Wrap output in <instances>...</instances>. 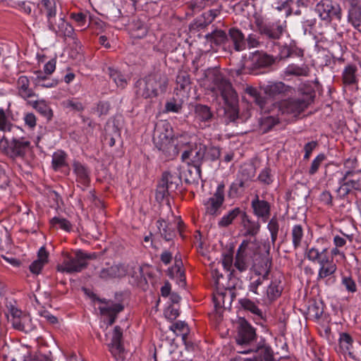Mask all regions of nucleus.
Returning a JSON list of instances; mask_svg holds the SVG:
<instances>
[{
  "label": "nucleus",
  "mask_w": 361,
  "mask_h": 361,
  "mask_svg": "<svg viewBox=\"0 0 361 361\" xmlns=\"http://www.w3.org/2000/svg\"><path fill=\"white\" fill-rule=\"evenodd\" d=\"M206 75L212 82L208 89L215 94L220 93L225 104L228 106L230 121H235L238 117L236 108L238 96L231 83L217 71H209Z\"/></svg>",
  "instance_id": "1"
},
{
  "label": "nucleus",
  "mask_w": 361,
  "mask_h": 361,
  "mask_svg": "<svg viewBox=\"0 0 361 361\" xmlns=\"http://www.w3.org/2000/svg\"><path fill=\"white\" fill-rule=\"evenodd\" d=\"M169 79L161 72H156L139 79L135 84V92L137 97L153 98L166 91Z\"/></svg>",
  "instance_id": "2"
},
{
  "label": "nucleus",
  "mask_w": 361,
  "mask_h": 361,
  "mask_svg": "<svg viewBox=\"0 0 361 361\" xmlns=\"http://www.w3.org/2000/svg\"><path fill=\"white\" fill-rule=\"evenodd\" d=\"M23 133H13L11 138L3 136L0 139V152L13 161L24 159L31 149V142L25 137L21 136Z\"/></svg>",
  "instance_id": "3"
},
{
  "label": "nucleus",
  "mask_w": 361,
  "mask_h": 361,
  "mask_svg": "<svg viewBox=\"0 0 361 361\" xmlns=\"http://www.w3.org/2000/svg\"><path fill=\"white\" fill-rule=\"evenodd\" d=\"M173 130L167 122H161L155 126L153 142L155 147L161 151L166 158L171 159L177 156V150L173 145Z\"/></svg>",
  "instance_id": "4"
},
{
  "label": "nucleus",
  "mask_w": 361,
  "mask_h": 361,
  "mask_svg": "<svg viewBox=\"0 0 361 361\" xmlns=\"http://www.w3.org/2000/svg\"><path fill=\"white\" fill-rule=\"evenodd\" d=\"M207 145L200 139H195V142L188 149L183 152L181 159L188 164L194 165V178L197 179L201 173V166L205 161Z\"/></svg>",
  "instance_id": "5"
},
{
  "label": "nucleus",
  "mask_w": 361,
  "mask_h": 361,
  "mask_svg": "<svg viewBox=\"0 0 361 361\" xmlns=\"http://www.w3.org/2000/svg\"><path fill=\"white\" fill-rule=\"evenodd\" d=\"M312 102V97L302 94L298 97L290 96L276 103L282 114H291L296 116L303 112Z\"/></svg>",
  "instance_id": "6"
},
{
  "label": "nucleus",
  "mask_w": 361,
  "mask_h": 361,
  "mask_svg": "<svg viewBox=\"0 0 361 361\" xmlns=\"http://www.w3.org/2000/svg\"><path fill=\"white\" fill-rule=\"evenodd\" d=\"M91 258L90 255L81 250L76 251L74 256L65 254L62 262L57 265L56 269L58 271L67 274L80 272L87 267V261Z\"/></svg>",
  "instance_id": "7"
},
{
  "label": "nucleus",
  "mask_w": 361,
  "mask_h": 361,
  "mask_svg": "<svg viewBox=\"0 0 361 361\" xmlns=\"http://www.w3.org/2000/svg\"><path fill=\"white\" fill-rule=\"evenodd\" d=\"M337 193L342 197L348 195L353 190L361 191V169L347 170L338 181Z\"/></svg>",
  "instance_id": "8"
},
{
  "label": "nucleus",
  "mask_w": 361,
  "mask_h": 361,
  "mask_svg": "<svg viewBox=\"0 0 361 361\" xmlns=\"http://www.w3.org/2000/svg\"><path fill=\"white\" fill-rule=\"evenodd\" d=\"M255 255V244L253 242L245 240L240 245L235 258L234 267L240 272L246 271L252 262Z\"/></svg>",
  "instance_id": "9"
},
{
  "label": "nucleus",
  "mask_w": 361,
  "mask_h": 361,
  "mask_svg": "<svg viewBox=\"0 0 361 361\" xmlns=\"http://www.w3.org/2000/svg\"><path fill=\"white\" fill-rule=\"evenodd\" d=\"M255 23L259 34L271 40L279 39L286 29V25L280 21H264L257 18Z\"/></svg>",
  "instance_id": "10"
},
{
  "label": "nucleus",
  "mask_w": 361,
  "mask_h": 361,
  "mask_svg": "<svg viewBox=\"0 0 361 361\" xmlns=\"http://www.w3.org/2000/svg\"><path fill=\"white\" fill-rule=\"evenodd\" d=\"M315 12L321 20L330 23L332 20H341V8L339 4L331 0H322L315 6Z\"/></svg>",
  "instance_id": "11"
},
{
  "label": "nucleus",
  "mask_w": 361,
  "mask_h": 361,
  "mask_svg": "<svg viewBox=\"0 0 361 361\" xmlns=\"http://www.w3.org/2000/svg\"><path fill=\"white\" fill-rule=\"evenodd\" d=\"M224 183H221L218 185L213 196L204 200L203 204L205 207V211L207 214L212 216L220 214V209L224 202Z\"/></svg>",
  "instance_id": "12"
},
{
  "label": "nucleus",
  "mask_w": 361,
  "mask_h": 361,
  "mask_svg": "<svg viewBox=\"0 0 361 361\" xmlns=\"http://www.w3.org/2000/svg\"><path fill=\"white\" fill-rule=\"evenodd\" d=\"M236 343L240 345H247L256 339L255 329L244 318L238 322Z\"/></svg>",
  "instance_id": "13"
},
{
  "label": "nucleus",
  "mask_w": 361,
  "mask_h": 361,
  "mask_svg": "<svg viewBox=\"0 0 361 361\" xmlns=\"http://www.w3.org/2000/svg\"><path fill=\"white\" fill-rule=\"evenodd\" d=\"M264 94L271 99L279 97L292 96L295 89L283 82H273L262 87Z\"/></svg>",
  "instance_id": "14"
},
{
  "label": "nucleus",
  "mask_w": 361,
  "mask_h": 361,
  "mask_svg": "<svg viewBox=\"0 0 361 361\" xmlns=\"http://www.w3.org/2000/svg\"><path fill=\"white\" fill-rule=\"evenodd\" d=\"M98 300L102 303V305L99 307L100 313L102 315L109 317V325H112L116 320L117 314L123 310V306L112 301H106L102 299Z\"/></svg>",
  "instance_id": "15"
},
{
  "label": "nucleus",
  "mask_w": 361,
  "mask_h": 361,
  "mask_svg": "<svg viewBox=\"0 0 361 361\" xmlns=\"http://www.w3.org/2000/svg\"><path fill=\"white\" fill-rule=\"evenodd\" d=\"M128 273V269L125 264H118L107 265L99 271V277L103 280H109L115 278L125 276Z\"/></svg>",
  "instance_id": "16"
},
{
  "label": "nucleus",
  "mask_w": 361,
  "mask_h": 361,
  "mask_svg": "<svg viewBox=\"0 0 361 361\" xmlns=\"http://www.w3.org/2000/svg\"><path fill=\"white\" fill-rule=\"evenodd\" d=\"M48 27L59 36L71 37L74 32L72 25L66 22L63 17L56 18L54 22H50Z\"/></svg>",
  "instance_id": "17"
},
{
  "label": "nucleus",
  "mask_w": 361,
  "mask_h": 361,
  "mask_svg": "<svg viewBox=\"0 0 361 361\" xmlns=\"http://www.w3.org/2000/svg\"><path fill=\"white\" fill-rule=\"evenodd\" d=\"M252 208L253 209L254 214L259 218L263 219L264 221H267L271 214V206L270 204L262 200H259L257 195L255 199L252 201Z\"/></svg>",
  "instance_id": "18"
},
{
  "label": "nucleus",
  "mask_w": 361,
  "mask_h": 361,
  "mask_svg": "<svg viewBox=\"0 0 361 361\" xmlns=\"http://www.w3.org/2000/svg\"><path fill=\"white\" fill-rule=\"evenodd\" d=\"M251 61L252 68L257 69L270 66L274 63L275 59L266 53L257 51L252 55Z\"/></svg>",
  "instance_id": "19"
},
{
  "label": "nucleus",
  "mask_w": 361,
  "mask_h": 361,
  "mask_svg": "<svg viewBox=\"0 0 361 361\" xmlns=\"http://www.w3.org/2000/svg\"><path fill=\"white\" fill-rule=\"evenodd\" d=\"M337 270V266L333 260V257H329L319 264L318 271L317 281L324 279L335 274Z\"/></svg>",
  "instance_id": "20"
},
{
  "label": "nucleus",
  "mask_w": 361,
  "mask_h": 361,
  "mask_svg": "<svg viewBox=\"0 0 361 361\" xmlns=\"http://www.w3.org/2000/svg\"><path fill=\"white\" fill-rule=\"evenodd\" d=\"M38 8L41 13L46 16L48 25L50 22H54L56 19V6L54 1L42 0L38 4Z\"/></svg>",
  "instance_id": "21"
},
{
  "label": "nucleus",
  "mask_w": 361,
  "mask_h": 361,
  "mask_svg": "<svg viewBox=\"0 0 361 361\" xmlns=\"http://www.w3.org/2000/svg\"><path fill=\"white\" fill-rule=\"evenodd\" d=\"M122 336L123 332L121 327L116 326L113 331L111 341L109 344V350L114 356L121 354L123 351V348L121 344Z\"/></svg>",
  "instance_id": "22"
},
{
  "label": "nucleus",
  "mask_w": 361,
  "mask_h": 361,
  "mask_svg": "<svg viewBox=\"0 0 361 361\" xmlns=\"http://www.w3.org/2000/svg\"><path fill=\"white\" fill-rule=\"evenodd\" d=\"M17 90L18 95L25 99L35 95L34 91L30 88V80L25 75H21L18 78Z\"/></svg>",
  "instance_id": "23"
},
{
  "label": "nucleus",
  "mask_w": 361,
  "mask_h": 361,
  "mask_svg": "<svg viewBox=\"0 0 361 361\" xmlns=\"http://www.w3.org/2000/svg\"><path fill=\"white\" fill-rule=\"evenodd\" d=\"M347 238H349V236L345 234L343 236L339 235L334 236L333 243L334 247L331 250L332 257L339 255L342 258H345L344 250L347 243Z\"/></svg>",
  "instance_id": "24"
},
{
  "label": "nucleus",
  "mask_w": 361,
  "mask_h": 361,
  "mask_svg": "<svg viewBox=\"0 0 361 361\" xmlns=\"http://www.w3.org/2000/svg\"><path fill=\"white\" fill-rule=\"evenodd\" d=\"M282 278L283 276L281 275L277 277L275 276L268 286L267 295L270 300H274L281 295L283 289L281 284Z\"/></svg>",
  "instance_id": "25"
},
{
  "label": "nucleus",
  "mask_w": 361,
  "mask_h": 361,
  "mask_svg": "<svg viewBox=\"0 0 361 361\" xmlns=\"http://www.w3.org/2000/svg\"><path fill=\"white\" fill-rule=\"evenodd\" d=\"M357 68L354 64L346 66L342 73V80L345 85H352L358 82Z\"/></svg>",
  "instance_id": "26"
},
{
  "label": "nucleus",
  "mask_w": 361,
  "mask_h": 361,
  "mask_svg": "<svg viewBox=\"0 0 361 361\" xmlns=\"http://www.w3.org/2000/svg\"><path fill=\"white\" fill-rule=\"evenodd\" d=\"M228 35L233 43L235 51H240L246 49L245 36L240 30L234 27L231 28Z\"/></svg>",
  "instance_id": "27"
},
{
  "label": "nucleus",
  "mask_w": 361,
  "mask_h": 361,
  "mask_svg": "<svg viewBox=\"0 0 361 361\" xmlns=\"http://www.w3.org/2000/svg\"><path fill=\"white\" fill-rule=\"evenodd\" d=\"M37 257L38 259L30 265V271L35 274H39L44 264L47 262L48 252L44 247L39 250Z\"/></svg>",
  "instance_id": "28"
},
{
  "label": "nucleus",
  "mask_w": 361,
  "mask_h": 361,
  "mask_svg": "<svg viewBox=\"0 0 361 361\" xmlns=\"http://www.w3.org/2000/svg\"><path fill=\"white\" fill-rule=\"evenodd\" d=\"M195 139H197L196 137H191L187 133L173 137V145H174L176 148L177 155L185 147H188L189 149L195 142Z\"/></svg>",
  "instance_id": "29"
},
{
  "label": "nucleus",
  "mask_w": 361,
  "mask_h": 361,
  "mask_svg": "<svg viewBox=\"0 0 361 361\" xmlns=\"http://www.w3.org/2000/svg\"><path fill=\"white\" fill-rule=\"evenodd\" d=\"M0 130H8L9 132H12L14 134H17V135H18L19 133H23V130L21 128L12 124L9 121L4 109L2 108L0 109Z\"/></svg>",
  "instance_id": "30"
},
{
  "label": "nucleus",
  "mask_w": 361,
  "mask_h": 361,
  "mask_svg": "<svg viewBox=\"0 0 361 361\" xmlns=\"http://www.w3.org/2000/svg\"><path fill=\"white\" fill-rule=\"evenodd\" d=\"M73 167V172L76 176V180L82 185H88L90 176L87 168L80 162H74Z\"/></svg>",
  "instance_id": "31"
},
{
  "label": "nucleus",
  "mask_w": 361,
  "mask_h": 361,
  "mask_svg": "<svg viewBox=\"0 0 361 361\" xmlns=\"http://www.w3.org/2000/svg\"><path fill=\"white\" fill-rule=\"evenodd\" d=\"M310 68L307 65L298 66L289 64L284 71L286 76L307 77L310 75Z\"/></svg>",
  "instance_id": "32"
},
{
  "label": "nucleus",
  "mask_w": 361,
  "mask_h": 361,
  "mask_svg": "<svg viewBox=\"0 0 361 361\" xmlns=\"http://www.w3.org/2000/svg\"><path fill=\"white\" fill-rule=\"evenodd\" d=\"M248 178L249 177H245L244 178H238L236 180L230 185L228 196L230 198H234L241 195L243 192L244 188L247 186Z\"/></svg>",
  "instance_id": "33"
},
{
  "label": "nucleus",
  "mask_w": 361,
  "mask_h": 361,
  "mask_svg": "<svg viewBox=\"0 0 361 361\" xmlns=\"http://www.w3.org/2000/svg\"><path fill=\"white\" fill-rule=\"evenodd\" d=\"M327 249L323 248L322 250L316 247H310L307 250L305 253L306 257L312 262H317L319 264H321L323 260L329 258V257L326 255Z\"/></svg>",
  "instance_id": "34"
},
{
  "label": "nucleus",
  "mask_w": 361,
  "mask_h": 361,
  "mask_svg": "<svg viewBox=\"0 0 361 361\" xmlns=\"http://www.w3.org/2000/svg\"><path fill=\"white\" fill-rule=\"evenodd\" d=\"M157 224L161 236L166 241L173 240L176 235L175 227L173 226L166 224L164 220H158Z\"/></svg>",
  "instance_id": "35"
},
{
  "label": "nucleus",
  "mask_w": 361,
  "mask_h": 361,
  "mask_svg": "<svg viewBox=\"0 0 361 361\" xmlns=\"http://www.w3.org/2000/svg\"><path fill=\"white\" fill-rule=\"evenodd\" d=\"M12 326L14 329L28 332L32 330L31 319L29 316L23 314L21 317L11 319Z\"/></svg>",
  "instance_id": "36"
},
{
  "label": "nucleus",
  "mask_w": 361,
  "mask_h": 361,
  "mask_svg": "<svg viewBox=\"0 0 361 361\" xmlns=\"http://www.w3.org/2000/svg\"><path fill=\"white\" fill-rule=\"evenodd\" d=\"M212 276L219 296L224 298L228 292L230 295H232V290L231 288H226L224 284L221 282L220 280L223 278V275L218 269H213L212 270Z\"/></svg>",
  "instance_id": "37"
},
{
  "label": "nucleus",
  "mask_w": 361,
  "mask_h": 361,
  "mask_svg": "<svg viewBox=\"0 0 361 361\" xmlns=\"http://www.w3.org/2000/svg\"><path fill=\"white\" fill-rule=\"evenodd\" d=\"M348 21L361 32V7L352 6L348 11Z\"/></svg>",
  "instance_id": "38"
},
{
  "label": "nucleus",
  "mask_w": 361,
  "mask_h": 361,
  "mask_svg": "<svg viewBox=\"0 0 361 361\" xmlns=\"http://www.w3.org/2000/svg\"><path fill=\"white\" fill-rule=\"evenodd\" d=\"M108 74L110 78L113 80V81L116 83L118 87H120L121 89L126 87V86L128 84V81L126 76L123 74H122L121 71L114 68L109 67Z\"/></svg>",
  "instance_id": "39"
},
{
  "label": "nucleus",
  "mask_w": 361,
  "mask_h": 361,
  "mask_svg": "<svg viewBox=\"0 0 361 361\" xmlns=\"http://www.w3.org/2000/svg\"><path fill=\"white\" fill-rule=\"evenodd\" d=\"M169 329L174 332L177 336L181 335L182 340L183 341L185 345H187V336L189 332V329L188 324L182 321H177L175 323L172 324Z\"/></svg>",
  "instance_id": "40"
},
{
  "label": "nucleus",
  "mask_w": 361,
  "mask_h": 361,
  "mask_svg": "<svg viewBox=\"0 0 361 361\" xmlns=\"http://www.w3.org/2000/svg\"><path fill=\"white\" fill-rule=\"evenodd\" d=\"M207 41L214 43L216 45L224 44L227 40L226 33L221 30H214L211 33L206 35Z\"/></svg>",
  "instance_id": "41"
},
{
  "label": "nucleus",
  "mask_w": 361,
  "mask_h": 361,
  "mask_svg": "<svg viewBox=\"0 0 361 361\" xmlns=\"http://www.w3.org/2000/svg\"><path fill=\"white\" fill-rule=\"evenodd\" d=\"M37 77L34 80V83L37 87L51 88L56 86L58 81L56 80H50L47 76L43 75L40 71L36 72Z\"/></svg>",
  "instance_id": "42"
},
{
  "label": "nucleus",
  "mask_w": 361,
  "mask_h": 361,
  "mask_svg": "<svg viewBox=\"0 0 361 361\" xmlns=\"http://www.w3.org/2000/svg\"><path fill=\"white\" fill-rule=\"evenodd\" d=\"M196 117L201 121H209L212 119L213 114L210 108L207 105L197 104L195 108Z\"/></svg>",
  "instance_id": "43"
},
{
  "label": "nucleus",
  "mask_w": 361,
  "mask_h": 361,
  "mask_svg": "<svg viewBox=\"0 0 361 361\" xmlns=\"http://www.w3.org/2000/svg\"><path fill=\"white\" fill-rule=\"evenodd\" d=\"M303 228L300 224L293 226L291 231L292 243L294 250H297L300 245L303 238Z\"/></svg>",
  "instance_id": "44"
},
{
  "label": "nucleus",
  "mask_w": 361,
  "mask_h": 361,
  "mask_svg": "<svg viewBox=\"0 0 361 361\" xmlns=\"http://www.w3.org/2000/svg\"><path fill=\"white\" fill-rule=\"evenodd\" d=\"M242 216L243 226L246 229V234L252 236L255 235L259 231L260 226L259 223L251 221L245 212L242 214Z\"/></svg>",
  "instance_id": "45"
},
{
  "label": "nucleus",
  "mask_w": 361,
  "mask_h": 361,
  "mask_svg": "<svg viewBox=\"0 0 361 361\" xmlns=\"http://www.w3.org/2000/svg\"><path fill=\"white\" fill-rule=\"evenodd\" d=\"M271 262L267 257H262L257 264H255V271L258 275L262 276L263 279L266 278L270 271Z\"/></svg>",
  "instance_id": "46"
},
{
  "label": "nucleus",
  "mask_w": 361,
  "mask_h": 361,
  "mask_svg": "<svg viewBox=\"0 0 361 361\" xmlns=\"http://www.w3.org/2000/svg\"><path fill=\"white\" fill-rule=\"evenodd\" d=\"M61 104L64 109L75 112H82L85 109L82 103L80 102L77 98H70L66 99L62 102Z\"/></svg>",
  "instance_id": "47"
},
{
  "label": "nucleus",
  "mask_w": 361,
  "mask_h": 361,
  "mask_svg": "<svg viewBox=\"0 0 361 361\" xmlns=\"http://www.w3.org/2000/svg\"><path fill=\"white\" fill-rule=\"evenodd\" d=\"M33 107L47 119L50 120L52 118V110L45 101L40 100L35 102Z\"/></svg>",
  "instance_id": "48"
},
{
  "label": "nucleus",
  "mask_w": 361,
  "mask_h": 361,
  "mask_svg": "<svg viewBox=\"0 0 361 361\" xmlns=\"http://www.w3.org/2000/svg\"><path fill=\"white\" fill-rule=\"evenodd\" d=\"M161 180H163V184H166L171 192L177 189L180 183V179L176 176H173L168 172L163 173Z\"/></svg>",
  "instance_id": "49"
},
{
  "label": "nucleus",
  "mask_w": 361,
  "mask_h": 361,
  "mask_svg": "<svg viewBox=\"0 0 361 361\" xmlns=\"http://www.w3.org/2000/svg\"><path fill=\"white\" fill-rule=\"evenodd\" d=\"M240 208L236 207L231 210L227 214L224 215L219 221L218 224L220 227H226L229 226L233 221L241 214Z\"/></svg>",
  "instance_id": "50"
},
{
  "label": "nucleus",
  "mask_w": 361,
  "mask_h": 361,
  "mask_svg": "<svg viewBox=\"0 0 361 361\" xmlns=\"http://www.w3.org/2000/svg\"><path fill=\"white\" fill-rule=\"evenodd\" d=\"M50 224L52 227L61 228L66 231H70L72 229L71 222L64 218L55 216L50 220Z\"/></svg>",
  "instance_id": "51"
},
{
  "label": "nucleus",
  "mask_w": 361,
  "mask_h": 361,
  "mask_svg": "<svg viewBox=\"0 0 361 361\" xmlns=\"http://www.w3.org/2000/svg\"><path fill=\"white\" fill-rule=\"evenodd\" d=\"M66 154L64 152L58 150L52 156V166L55 170L66 164Z\"/></svg>",
  "instance_id": "52"
},
{
  "label": "nucleus",
  "mask_w": 361,
  "mask_h": 361,
  "mask_svg": "<svg viewBox=\"0 0 361 361\" xmlns=\"http://www.w3.org/2000/svg\"><path fill=\"white\" fill-rule=\"evenodd\" d=\"M176 82L180 90H185L190 87V75L185 71H180L176 77Z\"/></svg>",
  "instance_id": "53"
},
{
  "label": "nucleus",
  "mask_w": 361,
  "mask_h": 361,
  "mask_svg": "<svg viewBox=\"0 0 361 361\" xmlns=\"http://www.w3.org/2000/svg\"><path fill=\"white\" fill-rule=\"evenodd\" d=\"M239 302L243 309L248 310L256 315H261V310L258 308L255 303L250 300L247 298H243L240 300Z\"/></svg>",
  "instance_id": "54"
},
{
  "label": "nucleus",
  "mask_w": 361,
  "mask_h": 361,
  "mask_svg": "<svg viewBox=\"0 0 361 361\" xmlns=\"http://www.w3.org/2000/svg\"><path fill=\"white\" fill-rule=\"evenodd\" d=\"M326 159V156L324 154H318L312 161L310 167L308 170L310 176L314 175L319 170V167Z\"/></svg>",
  "instance_id": "55"
},
{
  "label": "nucleus",
  "mask_w": 361,
  "mask_h": 361,
  "mask_svg": "<svg viewBox=\"0 0 361 361\" xmlns=\"http://www.w3.org/2000/svg\"><path fill=\"white\" fill-rule=\"evenodd\" d=\"M267 228L271 233V240L272 243H275L278 237V232L279 229V225L278 220L276 217H273L269 221Z\"/></svg>",
  "instance_id": "56"
},
{
  "label": "nucleus",
  "mask_w": 361,
  "mask_h": 361,
  "mask_svg": "<svg viewBox=\"0 0 361 361\" xmlns=\"http://www.w3.org/2000/svg\"><path fill=\"white\" fill-rule=\"evenodd\" d=\"M341 284L348 293H353L357 291L356 283L351 276H343L341 278Z\"/></svg>",
  "instance_id": "57"
},
{
  "label": "nucleus",
  "mask_w": 361,
  "mask_h": 361,
  "mask_svg": "<svg viewBox=\"0 0 361 361\" xmlns=\"http://www.w3.org/2000/svg\"><path fill=\"white\" fill-rule=\"evenodd\" d=\"M171 190L166 184H163V180H161L157 185L156 190V199L158 201H162L167 195L171 193Z\"/></svg>",
  "instance_id": "58"
},
{
  "label": "nucleus",
  "mask_w": 361,
  "mask_h": 361,
  "mask_svg": "<svg viewBox=\"0 0 361 361\" xmlns=\"http://www.w3.org/2000/svg\"><path fill=\"white\" fill-rule=\"evenodd\" d=\"M220 149L219 147H214V146H207V151H206V160H210L212 161L217 160L220 157Z\"/></svg>",
  "instance_id": "59"
},
{
  "label": "nucleus",
  "mask_w": 361,
  "mask_h": 361,
  "mask_svg": "<svg viewBox=\"0 0 361 361\" xmlns=\"http://www.w3.org/2000/svg\"><path fill=\"white\" fill-rule=\"evenodd\" d=\"M110 109V104L106 101H100L97 103L94 109L95 112L99 116L106 115Z\"/></svg>",
  "instance_id": "60"
},
{
  "label": "nucleus",
  "mask_w": 361,
  "mask_h": 361,
  "mask_svg": "<svg viewBox=\"0 0 361 361\" xmlns=\"http://www.w3.org/2000/svg\"><path fill=\"white\" fill-rule=\"evenodd\" d=\"M258 179L260 182L269 185L272 183V176L271 175V170L269 168L264 169L259 174Z\"/></svg>",
  "instance_id": "61"
},
{
  "label": "nucleus",
  "mask_w": 361,
  "mask_h": 361,
  "mask_svg": "<svg viewBox=\"0 0 361 361\" xmlns=\"http://www.w3.org/2000/svg\"><path fill=\"white\" fill-rule=\"evenodd\" d=\"M255 103L264 112H269V109L268 106V99L259 94L256 98L254 99Z\"/></svg>",
  "instance_id": "62"
},
{
  "label": "nucleus",
  "mask_w": 361,
  "mask_h": 361,
  "mask_svg": "<svg viewBox=\"0 0 361 361\" xmlns=\"http://www.w3.org/2000/svg\"><path fill=\"white\" fill-rule=\"evenodd\" d=\"M339 343L343 348L348 350L350 346L352 345V337L347 333H342L340 334Z\"/></svg>",
  "instance_id": "63"
},
{
  "label": "nucleus",
  "mask_w": 361,
  "mask_h": 361,
  "mask_svg": "<svg viewBox=\"0 0 361 361\" xmlns=\"http://www.w3.org/2000/svg\"><path fill=\"white\" fill-rule=\"evenodd\" d=\"M318 143L317 141H311L307 142L304 146L305 154L303 159L305 160H308L310 157V155L312 151L317 147Z\"/></svg>",
  "instance_id": "64"
}]
</instances>
